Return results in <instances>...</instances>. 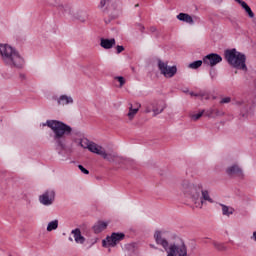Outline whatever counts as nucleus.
<instances>
[{
    "instance_id": "nucleus-1",
    "label": "nucleus",
    "mask_w": 256,
    "mask_h": 256,
    "mask_svg": "<svg viewBox=\"0 0 256 256\" xmlns=\"http://www.w3.org/2000/svg\"><path fill=\"white\" fill-rule=\"evenodd\" d=\"M0 57L7 67L11 69H23L25 65V59L9 44H0Z\"/></svg>"
},
{
    "instance_id": "nucleus-2",
    "label": "nucleus",
    "mask_w": 256,
    "mask_h": 256,
    "mask_svg": "<svg viewBox=\"0 0 256 256\" xmlns=\"http://www.w3.org/2000/svg\"><path fill=\"white\" fill-rule=\"evenodd\" d=\"M53 133L54 141L61 149H65V137L71 135L73 128L59 120H47L46 124Z\"/></svg>"
},
{
    "instance_id": "nucleus-3",
    "label": "nucleus",
    "mask_w": 256,
    "mask_h": 256,
    "mask_svg": "<svg viewBox=\"0 0 256 256\" xmlns=\"http://www.w3.org/2000/svg\"><path fill=\"white\" fill-rule=\"evenodd\" d=\"M225 59L231 65V67H234V69H240V71H247V64H245V61H247V57L245 54L241 52H237V50L231 49L225 51Z\"/></svg>"
},
{
    "instance_id": "nucleus-4",
    "label": "nucleus",
    "mask_w": 256,
    "mask_h": 256,
    "mask_svg": "<svg viewBox=\"0 0 256 256\" xmlns=\"http://www.w3.org/2000/svg\"><path fill=\"white\" fill-rule=\"evenodd\" d=\"M181 191L184 193V195H187L188 197H191L194 201H199L201 198V191L203 189V184L196 183L193 184L188 179L182 180L181 184Z\"/></svg>"
},
{
    "instance_id": "nucleus-5",
    "label": "nucleus",
    "mask_w": 256,
    "mask_h": 256,
    "mask_svg": "<svg viewBox=\"0 0 256 256\" xmlns=\"http://www.w3.org/2000/svg\"><path fill=\"white\" fill-rule=\"evenodd\" d=\"M169 235V231L167 230H156L154 232V240L157 245H160V247H163L165 251L169 249V238L167 237Z\"/></svg>"
},
{
    "instance_id": "nucleus-6",
    "label": "nucleus",
    "mask_w": 256,
    "mask_h": 256,
    "mask_svg": "<svg viewBox=\"0 0 256 256\" xmlns=\"http://www.w3.org/2000/svg\"><path fill=\"white\" fill-rule=\"evenodd\" d=\"M158 69L161 75L168 79H171L177 75V66H169L167 62H163L162 60H158Z\"/></svg>"
},
{
    "instance_id": "nucleus-7",
    "label": "nucleus",
    "mask_w": 256,
    "mask_h": 256,
    "mask_svg": "<svg viewBox=\"0 0 256 256\" xmlns=\"http://www.w3.org/2000/svg\"><path fill=\"white\" fill-rule=\"evenodd\" d=\"M166 253L167 256H187V245H185V242L181 244H170Z\"/></svg>"
},
{
    "instance_id": "nucleus-8",
    "label": "nucleus",
    "mask_w": 256,
    "mask_h": 256,
    "mask_svg": "<svg viewBox=\"0 0 256 256\" xmlns=\"http://www.w3.org/2000/svg\"><path fill=\"white\" fill-rule=\"evenodd\" d=\"M125 239V234L113 232L111 236H107L105 240L102 241L103 247H115L120 241Z\"/></svg>"
},
{
    "instance_id": "nucleus-9",
    "label": "nucleus",
    "mask_w": 256,
    "mask_h": 256,
    "mask_svg": "<svg viewBox=\"0 0 256 256\" xmlns=\"http://www.w3.org/2000/svg\"><path fill=\"white\" fill-rule=\"evenodd\" d=\"M221 61H223V57L215 53L208 54L203 58L204 65H208V67H215V65H218Z\"/></svg>"
},
{
    "instance_id": "nucleus-10",
    "label": "nucleus",
    "mask_w": 256,
    "mask_h": 256,
    "mask_svg": "<svg viewBox=\"0 0 256 256\" xmlns=\"http://www.w3.org/2000/svg\"><path fill=\"white\" fill-rule=\"evenodd\" d=\"M39 201L42 205H53V202L55 201V190H47L39 196Z\"/></svg>"
},
{
    "instance_id": "nucleus-11",
    "label": "nucleus",
    "mask_w": 256,
    "mask_h": 256,
    "mask_svg": "<svg viewBox=\"0 0 256 256\" xmlns=\"http://www.w3.org/2000/svg\"><path fill=\"white\" fill-rule=\"evenodd\" d=\"M125 158L123 156H119V154L113 152V153H107L106 158H104L109 163H115V165H121L122 167L125 164Z\"/></svg>"
},
{
    "instance_id": "nucleus-12",
    "label": "nucleus",
    "mask_w": 256,
    "mask_h": 256,
    "mask_svg": "<svg viewBox=\"0 0 256 256\" xmlns=\"http://www.w3.org/2000/svg\"><path fill=\"white\" fill-rule=\"evenodd\" d=\"M88 151H90V153H95L96 155H100V157L102 158H107V151H105V148H103V146L98 145L95 142H91L90 146L88 147Z\"/></svg>"
},
{
    "instance_id": "nucleus-13",
    "label": "nucleus",
    "mask_w": 256,
    "mask_h": 256,
    "mask_svg": "<svg viewBox=\"0 0 256 256\" xmlns=\"http://www.w3.org/2000/svg\"><path fill=\"white\" fill-rule=\"evenodd\" d=\"M150 107H152L154 117H157V115H159V114L163 113V111H165V107H167V106L165 105V103H163L161 101H153L150 104Z\"/></svg>"
},
{
    "instance_id": "nucleus-14",
    "label": "nucleus",
    "mask_w": 256,
    "mask_h": 256,
    "mask_svg": "<svg viewBox=\"0 0 256 256\" xmlns=\"http://www.w3.org/2000/svg\"><path fill=\"white\" fill-rule=\"evenodd\" d=\"M139 109H141L140 103H135L134 107L133 104H129V112L127 114V117L130 121H133V119H135V116L137 115V113H139Z\"/></svg>"
},
{
    "instance_id": "nucleus-15",
    "label": "nucleus",
    "mask_w": 256,
    "mask_h": 256,
    "mask_svg": "<svg viewBox=\"0 0 256 256\" xmlns=\"http://www.w3.org/2000/svg\"><path fill=\"white\" fill-rule=\"evenodd\" d=\"M227 175H237V177H240L243 179V170L239 168L238 165H232L226 169Z\"/></svg>"
},
{
    "instance_id": "nucleus-16",
    "label": "nucleus",
    "mask_w": 256,
    "mask_h": 256,
    "mask_svg": "<svg viewBox=\"0 0 256 256\" xmlns=\"http://www.w3.org/2000/svg\"><path fill=\"white\" fill-rule=\"evenodd\" d=\"M205 117L215 118V117H223L225 113L219 109L210 108L204 113Z\"/></svg>"
},
{
    "instance_id": "nucleus-17",
    "label": "nucleus",
    "mask_w": 256,
    "mask_h": 256,
    "mask_svg": "<svg viewBox=\"0 0 256 256\" xmlns=\"http://www.w3.org/2000/svg\"><path fill=\"white\" fill-rule=\"evenodd\" d=\"M71 234L74 236V241L76 243H79L80 245H83V243H85V237L81 235V229L76 228L71 231Z\"/></svg>"
},
{
    "instance_id": "nucleus-18",
    "label": "nucleus",
    "mask_w": 256,
    "mask_h": 256,
    "mask_svg": "<svg viewBox=\"0 0 256 256\" xmlns=\"http://www.w3.org/2000/svg\"><path fill=\"white\" fill-rule=\"evenodd\" d=\"M109 223L104 222V221H98L94 226H93V231L96 234L102 233V231H105L107 229Z\"/></svg>"
},
{
    "instance_id": "nucleus-19",
    "label": "nucleus",
    "mask_w": 256,
    "mask_h": 256,
    "mask_svg": "<svg viewBox=\"0 0 256 256\" xmlns=\"http://www.w3.org/2000/svg\"><path fill=\"white\" fill-rule=\"evenodd\" d=\"M115 43H116L115 38H111V39L102 38L100 45L101 47H103V49H113Z\"/></svg>"
},
{
    "instance_id": "nucleus-20",
    "label": "nucleus",
    "mask_w": 256,
    "mask_h": 256,
    "mask_svg": "<svg viewBox=\"0 0 256 256\" xmlns=\"http://www.w3.org/2000/svg\"><path fill=\"white\" fill-rule=\"evenodd\" d=\"M176 17L179 21H183L184 23H188L189 25H193V23H195L193 17H191V15L187 13H180Z\"/></svg>"
},
{
    "instance_id": "nucleus-21",
    "label": "nucleus",
    "mask_w": 256,
    "mask_h": 256,
    "mask_svg": "<svg viewBox=\"0 0 256 256\" xmlns=\"http://www.w3.org/2000/svg\"><path fill=\"white\" fill-rule=\"evenodd\" d=\"M201 193V205H203L205 203V201H208V203H214V201L212 200L211 196L209 195V191L208 190H203L200 192Z\"/></svg>"
},
{
    "instance_id": "nucleus-22",
    "label": "nucleus",
    "mask_w": 256,
    "mask_h": 256,
    "mask_svg": "<svg viewBox=\"0 0 256 256\" xmlns=\"http://www.w3.org/2000/svg\"><path fill=\"white\" fill-rule=\"evenodd\" d=\"M73 103V98L71 96L62 95L58 99V105H69Z\"/></svg>"
},
{
    "instance_id": "nucleus-23",
    "label": "nucleus",
    "mask_w": 256,
    "mask_h": 256,
    "mask_svg": "<svg viewBox=\"0 0 256 256\" xmlns=\"http://www.w3.org/2000/svg\"><path fill=\"white\" fill-rule=\"evenodd\" d=\"M75 18L81 23H85V21L89 19V13H87V11H79L77 12Z\"/></svg>"
},
{
    "instance_id": "nucleus-24",
    "label": "nucleus",
    "mask_w": 256,
    "mask_h": 256,
    "mask_svg": "<svg viewBox=\"0 0 256 256\" xmlns=\"http://www.w3.org/2000/svg\"><path fill=\"white\" fill-rule=\"evenodd\" d=\"M241 7L247 13V15L250 17V19H253V17H255V13H253V10H251V7H249L246 4V2H244Z\"/></svg>"
},
{
    "instance_id": "nucleus-25",
    "label": "nucleus",
    "mask_w": 256,
    "mask_h": 256,
    "mask_svg": "<svg viewBox=\"0 0 256 256\" xmlns=\"http://www.w3.org/2000/svg\"><path fill=\"white\" fill-rule=\"evenodd\" d=\"M91 143H92V141H90L87 138H82L79 141V145H80V147H82V149H89Z\"/></svg>"
},
{
    "instance_id": "nucleus-26",
    "label": "nucleus",
    "mask_w": 256,
    "mask_h": 256,
    "mask_svg": "<svg viewBox=\"0 0 256 256\" xmlns=\"http://www.w3.org/2000/svg\"><path fill=\"white\" fill-rule=\"evenodd\" d=\"M59 227V220H54L48 223L47 226V231L51 232V231H55V229H57Z\"/></svg>"
},
{
    "instance_id": "nucleus-27",
    "label": "nucleus",
    "mask_w": 256,
    "mask_h": 256,
    "mask_svg": "<svg viewBox=\"0 0 256 256\" xmlns=\"http://www.w3.org/2000/svg\"><path fill=\"white\" fill-rule=\"evenodd\" d=\"M222 207V213L223 215H226L229 217V215H233V211H235L233 208H229L227 205L220 204Z\"/></svg>"
},
{
    "instance_id": "nucleus-28",
    "label": "nucleus",
    "mask_w": 256,
    "mask_h": 256,
    "mask_svg": "<svg viewBox=\"0 0 256 256\" xmlns=\"http://www.w3.org/2000/svg\"><path fill=\"white\" fill-rule=\"evenodd\" d=\"M109 3H111V0H101L98 8L102 9L103 13H105L107 7H109Z\"/></svg>"
},
{
    "instance_id": "nucleus-29",
    "label": "nucleus",
    "mask_w": 256,
    "mask_h": 256,
    "mask_svg": "<svg viewBox=\"0 0 256 256\" xmlns=\"http://www.w3.org/2000/svg\"><path fill=\"white\" fill-rule=\"evenodd\" d=\"M123 167H126V169H130L131 167H135V160H133L131 158H125Z\"/></svg>"
},
{
    "instance_id": "nucleus-30",
    "label": "nucleus",
    "mask_w": 256,
    "mask_h": 256,
    "mask_svg": "<svg viewBox=\"0 0 256 256\" xmlns=\"http://www.w3.org/2000/svg\"><path fill=\"white\" fill-rule=\"evenodd\" d=\"M203 65V60H197L189 64L190 69H199Z\"/></svg>"
},
{
    "instance_id": "nucleus-31",
    "label": "nucleus",
    "mask_w": 256,
    "mask_h": 256,
    "mask_svg": "<svg viewBox=\"0 0 256 256\" xmlns=\"http://www.w3.org/2000/svg\"><path fill=\"white\" fill-rule=\"evenodd\" d=\"M213 245L218 251H225L227 249V246L223 243L214 242Z\"/></svg>"
},
{
    "instance_id": "nucleus-32",
    "label": "nucleus",
    "mask_w": 256,
    "mask_h": 256,
    "mask_svg": "<svg viewBox=\"0 0 256 256\" xmlns=\"http://www.w3.org/2000/svg\"><path fill=\"white\" fill-rule=\"evenodd\" d=\"M205 113H206V111L203 110V111L199 112L198 114H193L191 116L192 121H199V119L202 118L203 114H205Z\"/></svg>"
},
{
    "instance_id": "nucleus-33",
    "label": "nucleus",
    "mask_w": 256,
    "mask_h": 256,
    "mask_svg": "<svg viewBox=\"0 0 256 256\" xmlns=\"http://www.w3.org/2000/svg\"><path fill=\"white\" fill-rule=\"evenodd\" d=\"M117 82H119L120 84V88L123 87V85H125V78L123 76H116L114 78Z\"/></svg>"
},
{
    "instance_id": "nucleus-34",
    "label": "nucleus",
    "mask_w": 256,
    "mask_h": 256,
    "mask_svg": "<svg viewBox=\"0 0 256 256\" xmlns=\"http://www.w3.org/2000/svg\"><path fill=\"white\" fill-rule=\"evenodd\" d=\"M58 8L63 12H67V11H71V7L69 5H63V4H60L58 6Z\"/></svg>"
},
{
    "instance_id": "nucleus-35",
    "label": "nucleus",
    "mask_w": 256,
    "mask_h": 256,
    "mask_svg": "<svg viewBox=\"0 0 256 256\" xmlns=\"http://www.w3.org/2000/svg\"><path fill=\"white\" fill-rule=\"evenodd\" d=\"M78 168L80 169V171L82 173H84V175H89V170H87L85 167H83V165H78Z\"/></svg>"
},
{
    "instance_id": "nucleus-36",
    "label": "nucleus",
    "mask_w": 256,
    "mask_h": 256,
    "mask_svg": "<svg viewBox=\"0 0 256 256\" xmlns=\"http://www.w3.org/2000/svg\"><path fill=\"white\" fill-rule=\"evenodd\" d=\"M209 75L213 81L215 79V77H217V72H215V70L211 69L209 72Z\"/></svg>"
},
{
    "instance_id": "nucleus-37",
    "label": "nucleus",
    "mask_w": 256,
    "mask_h": 256,
    "mask_svg": "<svg viewBox=\"0 0 256 256\" xmlns=\"http://www.w3.org/2000/svg\"><path fill=\"white\" fill-rule=\"evenodd\" d=\"M220 103H231V97L222 98Z\"/></svg>"
},
{
    "instance_id": "nucleus-38",
    "label": "nucleus",
    "mask_w": 256,
    "mask_h": 256,
    "mask_svg": "<svg viewBox=\"0 0 256 256\" xmlns=\"http://www.w3.org/2000/svg\"><path fill=\"white\" fill-rule=\"evenodd\" d=\"M116 51H117L118 54H119V53H123V51H125V47L118 45V46L116 47Z\"/></svg>"
},
{
    "instance_id": "nucleus-39",
    "label": "nucleus",
    "mask_w": 256,
    "mask_h": 256,
    "mask_svg": "<svg viewBox=\"0 0 256 256\" xmlns=\"http://www.w3.org/2000/svg\"><path fill=\"white\" fill-rule=\"evenodd\" d=\"M138 30L141 31V33H143L145 31V26H143V24H137Z\"/></svg>"
},
{
    "instance_id": "nucleus-40",
    "label": "nucleus",
    "mask_w": 256,
    "mask_h": 256,
    "mask_svg": "<svg viewBox=\"0 0 256 256\" xmlns=\"http://www.w3.org/2000/svg\"><path fill=\"white\" fill-rule=\"evenodd\" d=\"M190 95H191V97H203V95L197 94V93H194V92H190Z\"/></svg>"
},
{
    "instance_id": "nucleus-41",
    "label": "nucleus",
    "mask_w": 256,
    "mask_h": 256,
    "mask_svg": "<svg viewBox=\"0 0 256 256\" xmlns=\"http://www.w3.org/2000/svg\"><path fill=\"white\" fill-rule=\"evenodd\" d=\"M151 111H153V108L151 106H147L145 113H151Z\"/></svg>"
},
{
    "instance_id": "nucleus-42",
    "label": "nucleus",
    "mask_w": 256,
    "mask_h": 256,
    "mask_svg": "<svg viewBox=\"0 0 256 256\" xmlns=\"http://www.w3.org/2000/svg\"><path fill=\"white\" fill-rule=\"evenodd\" d=\"M235 1H236V3H238L241 6L245 3V1H243V0H235Z\"/></svg>"
},
{
    "instance_id": "nucleus-43",
    "label": "nucleus",
    "mask_w": 256,
    "mask_h": 256,
    "mask_svg": "<svg viewBox=\"0 0 256 256\" xmlns=\"http://www.w3.org/2000/svg\"><path fill=\"white\" fill-rule=\"evenodd\" d=\"M150 31H151V33H155V31H157V28H155V26H152V27H150Z\"/></svg>"
},
{
    "instance_id": "nucleus-44",
    "label": "nucleus",
    "mask_w": 256,
    "mask_h": 256,
    "mask_svg": "<svg viewBox=\"0 0 256 256\" xmlns=\"http://www.w3.org/2000/svg\"><path fill=\"white\" fill-rule=\"evenodd\" d=\"M236 105H245V101L241 100V101H237Z\"/></svg>"
},
{
    "instance_id": "nucleus-45",
    "label": "nucleus",
    "mask_w": 256,
    "mask_h": 256,
    "mask_svg": "<svg viewBox=\"0 0 256 256\" xmlns=\"http://www.w3.org/2000/svg\"><path fill=\"white\" fill-rule=\"evenodd\" d=\"M113 20V18H111V19H104V21H105V23H106V25H109V23H111V21Z\"/></svg>"
},
{
    "instance_id": "nucleus-46",
    "label": "nucleus",
    "mask_w": 256,
    "mask_h": 256,
    "mask_svg": "<svg viewBox=\"0 0 256 256\" xmlns=\"http://www.w3.org/2000/svg\"><path fill=\"white\" fill-rule=\"evenodd\" d=\"M252 238L254 239V241H256V232H253Z\"/></svg>"
},
{
    "instance_id": "nucleus-47",
    "label": "nucleus",
    "mask_w": 256,
    "mask_h": 256,
    "mask_svg": "<svg viewBox=\"0 0 256 256\" xmlns=\"http://www.w3.org/2000/svg\"><path fill=\"white\" fill-rule=\"evenodd\" d=\"M150 247H151V249H157V247H155V245H153V244H150Z\"/></svg>"
},
{
    "instance_id": "nucleus-48",
    "label": "nucleus",
    "mask_w": 256,
    "mask_h": 256,
    "mask_svg": "<svg viewBox=\"0 0 256 256\" xmlns=\"http://www.w3.org/2000/svg\"><path fill=\"white\" fill-rule=\"evenodd\" d=\"M21 79H25V74H20Z\"/></svg>"
},
{
    "instance_id": "nucleus-49",
    "label": "nucleus",
    "mask_w": 256,
    "mask_h": 256,
    "mask_svg": "<svg viewBox=\"0 0 256 256\" xmlns=\"http://www.w3.org/2000/svg\"><path fill=\"white\" fill-rule=\"evenodd\" d=\"M69 241H73V238L69 237Z\"/></svg>"
},
{
    "instance_id": "nucleus-50",
    "label": "nucleus",
    "mask_w": 256,
    "mask_h": 256,
    "mask_svg": "<svg viewBox=\"0 0 256 256\" xmlns=\"http://www.w3.org/2000/svg\"><path fill=\"white\" fill-rule=\"evenodd\" d=\"M246 111H248V108H247V106H246Z\"/></svg>"
}]
</instances>
